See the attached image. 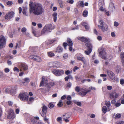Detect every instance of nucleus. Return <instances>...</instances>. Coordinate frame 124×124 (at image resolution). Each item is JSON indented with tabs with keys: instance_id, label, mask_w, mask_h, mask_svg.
I'll list each match as a JSON object with an SVG mask.
<instances>
[{
	"instance_id": "6e6d98bb",
	"label": "nucleus",
	"mask_w": 124,
	"mask_h": 124,
	"mask_svg": "<svg viewBox=\"0 0 124 124\" xmlns=\"http://www.w3.org/2000/svg\"><path fill=\"white\" fill-rule=\"evenodd\" d=\"M68 56V55L67 54H65L63 55V58H64L66 59L67 58Z\"/></svg>"
},
{
	"instance_id": "a211bd4d",
	"label": "nucleus",
	"mask_w": 124,
	"mask_h": 124,
	"mask_svg": "<svg viewBox=\"0 0 124 124\" xmlns=\"http://www.w3.org/2000/svg\"><path fill=\"white\" fill-rule=\"evenodd\" d=\"M84 92L82 91V93H81V95L82 96H84L86 94L89 92L91 91L90 90H87L86 89H85L84 90Z\"/></svg>"
},
{
	"instance_id": "5fc2aeb1",
	"label": "nucleus",
	"mask_w": 124,
	"mask_h": 124,
	"mask_svg": "<svg viewBox=\"0 0 124 124\" xmlns=\"http://www.w3.org/2000/svg\"><path fill=\"white\" fill-rule=\"evenodd\" d=\"M107 89L108 90H110L112 89V87L111 86H108L107 87Z\"/></svg>"
},
{
	"instance_id": "2eb2a0df",
	"label": "nucleus",
	"mask_w": 124,
	"mask_h": 124,
	"mask_svg": "<svg viewBox=\"0 0 124 124\" xmlns=\"http://www.w3.org/2000/svg\"><path fill=\"white\" fill-rule=\"evenodd\" d=\"M78 40L81 41L82 42L85 43L87 42L88 41V39L86 37H78Z\"/></svg>"
},
{
	"instance_id": "2f4dec72",
	"label": "nucleus",
	"mask_w": 124,
	"mask_h": 124,
	"mask_svg": "<svg viewBox=\"0 0 124 124\" xmlns=\"http://www.w3.org/2000/svg\"><path fill=\"white\" fill-rule=\"evenodd\" d=\"M16 93V90L15 89H11L10 90V93L12 95H13L14 94H15Z\"/></svg>"
},
{
	"instance_id": "f8f14e48",
	"label": "nucleus",
	"mask_w": 124,
	"mask_h": 124,
	"mask_svg": "<svg viewBox=\"0 0 124 124\" xmlns=\"http://www.w3.org/2000/svg\"><path fill=\"white\" fill-rule=\"evenodd\" d=\"M109 77L112 80H114L115 79V75L110 70H108L107 71Z\"/></svg>"
},
{
	"instance_id": "338daca9",
	"label": "nucleus",
	"mask_w": 124,
	"mask_h": 124,
	"mask_svg": "<svg viewBox=\"0 0 124 124\" xmlns=\"http://www.w3.org/2000/svg\"><path fill=\"white\" fill-rule=\"evenodd\" d=\"M86 30H88L89 29V26L88 24L85 27Z\"/></svg>"
},
{
	"instance_id": "ddd939ff",
	"label": "nucleus",
	"mask_w": 124,
	"mask_h": 124,
	"mask_svg": "<svg viewBox=\"0 0 124 124\" xmlns=\"http://www.w3.org/2000/svg\"><path fill=\"white\" fill-rule=\"evenodd\" d=\"M30 58L37 62H40L41 60L40 57L39 56L37 55L34 56L33 55H31L30 56Z\"/></svg>"
},
{
	"instance_id": "5701e85b",
	"label": "nucleus",
	"mask_w": 124,
	"mask_h": 124,
	"mask_svg": "<svg viewBox=\"0 0 124 124\" xmlns=\"http://www.w3.org/2000/svg\"><path fill=\"white\" fill-rule=\"evenodd\" d=\"M85 45L87 47V49L89 50L91 49L92 50V45L90 43H87L85 44Z\"/></svg>"
},
{
	"instance_id": "0eeeda50",
	"label": "nucleus",
	"mask_w": 124,
	"mask_h": 124,
	"mask_svg": "<svg viewBox=\"0 0 124 124\" xmlns=\"http://www.w3.org/2000/svg\"><path fill=\"white\" fill-rule=\"evenodd\" d=\"M16 116V115L14 113V110L12 109H10L9 111L7 117L9 119H13Z\"/></svg>"
},
{
	"instance_id": "a19ab883",
	"label": "nucleus",
	"mask_w": 124,
	"mask_h": 124,
	"mask_svg": "<svg viewBox=\"0 0 124 124\" xmlns=\"http://www.w3.org/2000/svg\"><path fill=\"white\" fill-rule=\"evenodd\" d=\"M7 4L8 5L11 6L13 4V2L12 1H9L7 2Z\"/></svg>"
},
{
	"instance_id": "4468645a",
	"label": "nucleus",
	"mask_w": 124,
	"mask_h": 124,
	"mask_svg": "<svg viewBox=\"0 0 124 124\" xmlns=\"http://www.w3.org/2000/svg\"><path fill=\"white\" fill-rule=\"evenodd\" d=\"M21 71H22V70H27L28 69V67L25 64H21L19 66Z\"/></svg>"
},
{
	"instance_id": "de8ad7c7",
	"label": "nucleus",
	"mask_w": 124,
	"mask_h": 124,
	"mask_svg": "<svg viewBox=\"0 0 124 124\" xmlns=\"http://www.w3.org/2000/svg\"><path fill=\"white\" fill-rule=\"evenodd\" d=\"M14 71H16L17 72H19V70L17 67H15L14 68Z\"/></svg>"
},
{
	"instance_id": "603ef678",
	"label": "nucleus",
	"mask_w": 124,
	"mask_h": 124,
	"mask_svg": "<svg viewBox=\"0 0 124 124\" xmlns=\"http://www.w3.org/2000/svg\"><path fill=\"white\" fill-rule=\"evenodd\" d=\"M118 25H119V24L118 22H117L116 21L114 23V25L115 26H116V27H117Z\"/></svg>"
},
{
	"instance_id": "79ce46f5",
	"label": "nucleus",
	"mask_w": 124,
	"mask_h": 124,
	"mask_svg": "<svg viewBox=\"0 0 124 124\" xmlns=\"http://www.w3.org/2000/svg\"><path fill=\"white\" fill-rule=\"evenodd\" d=\"M59 2L61 8H62L63 6V4L62 3V1L61 0H60L59 1Z\"/></svg>"
},
{
	"instance_id": "3c124183",
	"label": "nucleus",
	"mask_w": 124,
	"mask_h": 124,
	"mask_svg": "<svg viewBox=\"0 0 124 124\" xmlns=\"http://www.w3.org/2000/svg\"><path fill=\"white\" fill-rule=\"evenodd\" d=\"M9 88H7L5 90V92L7 93H9V92L10 93V90Z\"/></svg>"
},
{
	"instance_id": "4be33fe9",
	"label": "nucleus",
	"mask_w": 124,
	"mask_h": 124,
	"mask_svg": "<svg viewBox=\"0 0 124 124\" xmlns=\"http://www.w3.org/2000/svg\"><path fill=\"white\" fill-rule=\"evenodd\" d=\"M23 13L24 15L25 16H27L28 15L27 13V7H23Z\"/></svg>"
},
{
	"instance_id": "f704fd0d",
	"label": "nucleus",
	"mask_w": 124,
	"mask_h": 124,
	"mask_svg": "<svg viewBox=\"0 0 124 124\" xmlns=\"http://www.w3.org/2000/svg\"><path fill=\"white\" fill-rule=\"evenodd\" d=\"M75 110L76 111H78V112H80L81 113L82 111V109L79 108L77 107L76 108Z\"/></svg>"
},
{
	"instance_id": "37998d69",
	"label": "nucleus",
	"mask_w": 124,
	"mask_h": 124,
	"mask_svg": "<svg viewBox=\"0 0 124 124\" xmlns=\"http://www.w3.org/2000/svg\"><path fill=\"white\" fill-rule=\"evenodd\" d=\"M79 4L81 6L83 7H84L83 2V1H79Z\"/></svg>"
},
{
	"instance_id": "c85d7f7f",
	"label": "nucleus",
	"mask_w": 124,
	"mask_h": 124,
	"mask_svg": "<svg viewBox=\"0 0 124 124\" xmlns=\"http://www.w3.org/2000/svg\"><path fill=\"white\" fill-rule=\"evenodd\" d=\"M102 111L104 113H105L107 111V108L106 106H104L102 108Z\"/></svg>"
},
{
	"instance_id": "6e6552de",
	"label": "nucleus",
	"mask_w": 124,
	"mask_h": 124,
	"mask_svg": "<svg viewBox=\"0 0 124 124\" xmlns=\"http://www.w3.org/2000/svg\"><path fill=\"white\" fill-rule=\"evenodd\" d=\"M98 51H99V55L100 57L101 56V58L104 59H106V53L103 49H101L100 50H98Z\"/></svg>"
},
{
	"instance_id": "423d86ee",
	"label": "nucleus",
	"mask_w": 124,
	"mask_h": 124,
	"mask_svg": "<svg viewBox=\"0 0 124 124\" xmlns=\"http://www.w3.org/2000/svg\"><path fill=\"white\" fill-rule=\"evenodd\" d=\"M52 73L56 76H59L62 75L64 73V71L62 70L53 69L52 70Z\"/></svg>"
},
{
	"instance_id": "bf43d9fd",
	"label": "nucleus",
	"mask_w": 124,
	"mask_h": 124,
	"mask_svg": "<svg viewBox=\"0 0 124 124\" xmlns=\"http://www.w3.org/2000/svg\"><path fill=\"white\" fill-rule=\"evenodd\" d=\"M79 68L78 67H77L76 66L73 69V71L74 72H75L76 71V70L78 69Z\"/></svg>"
},
{
	"instance_id": "7ed1b4c3",
	"label": "nucleus",
	"mask_w": 124,
	"mask_h": 124,
	"mask_svg": "<svg viewBox=\"0 0 124 124\" xmlns=\"http://www.w3.org/2000/svg\"><path fill=\"white\" fill-rule=\"evenodd\" d=\"M29 94L27 93H20L18 96V98L23 101H26L28 100Z\"/></svg>"
},
{
	"instance_id": "49530a36",
	"label": "nucleus",
	"mask_w": 124,
	"mask_h": 124,
	"mask_svg": "<svg viewBox=\"0 0 124 124\" xmlns=\"http://www.w3.org/2000/svg\"><path fill=\"white\" fill-rule=\"evenodd\" d=\"M105 105L108 108L110 106V101H108L106 103Z\"/></svg>"
},
{
	"instance_id": "864d4df0",
	"label": "nucleus",
	"mask_w": 124,
	"mask_h": 124,
	"mask_svg": "<svg viewBox=\"0 0 124 124\" xmlns=\"http://www.w3.org/2000/svg\"><path fill=\"white\" fill-rule=\"evenodd\" d=\"M72 101L70 100H69L67 101L66 102L67 104L69 105H70V104L71 103Z\"/></svg>"
},
{
	"instance_id": "9b49d317",
	"label": "nucleus",
	"mask_w": 124,
	"mask_h": 124,
	"mask_svg": "<svg viewBox=\"0 0 124 124\" xmlns=\"http://www.w3.org/2000/svg\"><path fill=\"white\" fill-rule=\"evenodd\" d=\"M42 80L40 82V87L41 86H43L44 85H46L47 84V81L46 78H45L44 77H42Z\"/></svg>"
},
{
	"instance_id": "c756f323",
	"label": "nucleus",
	"mask_w": 124,
	"mask_h": 124,
	"mask_svg": "<svg viewBox=\"0 0 124 124\" xmlns=\"http://www.w3.org/2000/svg\"><path fill=\"white\" fill-rule=\"evenodd\" d=\"M88 14V11L86 10H85L83 12V15L84 17H86L87 16Z\"/></svg>"
},
{
	"instance_id": "b1692460",
	"label": "nucleus",
	"mask_w": 124,
	"mask_h": 124,
	"mask_svg": "<svg viewBox=\"0 0 124 124\" xmlns=\"http://www.w3.org/2000/svg\"><path fill=\"white\" fill-rule=\"evenodd\" d=\"M103 3L101 2H100L98 3V5L100 6H101L99 8V10L101 11H104V10L103 7H102Z\"/></svg>"
},
{
	"instance_id": "13d9d810",
	"label": "nucleus",
	"mask_w": 124,
	"mask_h": 124,
	"mask_svg": "<svg viewBox=\"0 0 124 124\" xmlns=\"http://www.w3.org/2000/svg\"><path fill=\"white\" fill-rule=\"evenodd\" d=\"M121 105L120 103H116L115 105L116 107H118L120 106Z\"/></svg>"
},
{
	"instance_id": "58836bf2",
	"label": "nucleus",
	"mask_w": 124,
	"mask_h": 124,
	"mask_svg": "<svg viewBox=\"0 0 124 124\" xmlns=\"http://www.w3.org/2000/svg\"><path fill=\"white\" fill-rule=\"evenodd\" d=\"M120 67L119 66H117L116 68V71L117 73H119L120 71Z\"/></svg>"
},
{
	"instance_id": "7c9ffc66",
	"label": "nucleus",
	"mask_w": 124,
	"mask_h": 124,
	"mask_svg": "<svg viewBox=\"0 0 124 124\" xmlns=\"http://www.w3.org/2000/svg\"><path fill=\"white\" fill-rule=\"evenodd\" d=\"M92 51L91 49H87V50L85 51V52L86 54L88 55Z\"/></svg>"
},
{
	"instance_id": "72a5a7b5",
	"label": "nucleus",
	"mask_w": 124,
	"mask_h": 124,
	"mask_svg": "<svg viewBox=\"0 0 124 124\" xmlns=\"http://www.w3.org/2000/svg\"><path fill=\"white\" fill-rule=\"evenodd\" d=\"M54 82H51L48 84V86L49 87H51L52 86H54Z\"/></svg>"
},
{
	"instance_id": "f257e3e1",
	"label": "nucleus",
	"mask_w": 124,
	"mask_h": 124,
	"mask_svg": "<svg viewBox=\"0 0 124 124\" xmlns=\"http://www.w3.org/2000/svg\"><path fill=\"white\" fill-rule=\"evenodd\" d=\"M29 5L30 14L32 13L34 15L38 16L41 15L44 12V10L42 5L39 3H33L30 1Z\"/></svg>"
},
{
	"instance_id": "c03bdc74",
	"label": "nucleus",
	"mask_w": 124,
	"mask_h": 124,
	"mask_svg": "<svg viewBox=\"0 0 124 124\" xmlns=\"http://www.w3.org/2000/svg\"><path fill=\"white\" fill-rule=\"evenodd\" d=\"M71 83L69 82L67 84L66 87L70 88L71 87Z\"/></svg>"
},
{
	"instance_id": "ea45409f",
	"label": "nucleus",
	"mask_w": 124,
	"mask_h": 124,
	"mask_svg": "<svg viewBox=\"0 0 124 124\" xmlns=\"http://www.w3.org/2000/svg\"><path fill=\"white\" fill-rule=\"evenodd\" d=\"M54 105L53 103H51L49 104L48 106L50 108H52L54 107Z\"/></svg>"
},
{
	"instance_id": "a18cd8bd",
	"label": "nucleus",
	"mask_w": 124,
	"mask_h": 124,
	"mask_svg": "<svg viewBox=\"0 0 124 124\" xmlns=\"http://www.w3.org/2000/svg\"><path fill=\"white\" fill-rule=\"evenodd\" d=\"M121 116V115L120 114H117L116 115L115 118H119Z\"/></svg>"
},
{
	"instance_id": "4c0bfd02",
	"label": "nucleus",
	"mask_w": 124,
	"mask_h": 124,
	"mask_svg": "<svg viewBox=\"0 0 124 124\" xmlns=\"http://www.w3.org/2000/svg\"><path fill=\"white\" fill-rule=\"evenodd\" d=\"M48 56L50 57H52L54 56V54L51 52H49L48 54Z\"/></svg>"
},
{
	"instance_id": "052dcab7",
	"label": "nucleus",
	"mask_w": 124,
	"mask_h": 124,
	"mask_svg": "<svg viewBox=\"0 0 124 124\" xmlns=\"http://www.w3.org/2000/svg\"><path fill=\"white\" fill-rule=\"evenodd\" d=\"M5 71L6 73L8 72L9 71V70L8 68H6L5 69Z\"/></svg>"
},
{
	"instance_id": "680f3d73",
	"label": "nucleus",
	"mask_w": 124,
	"mask_h": 124,
	"mask_svg": "<svg viewBox=\"0 0 124 124\" xmlns=\"http://www.w3.org/2000/svg\"><path fill=\"white\" fill-rule=\"evenodd\" d=\"M62 118L60 117H58L57 119V121L58 122H59L62 120Z\"/></svg>"
},
{
	"instance_id": "20e7f679",
	"label": "nucleus",
	"mask_w": 124,
	"mask_h": 124,
	"mask_svg": "<svg viewBox=\"0 0 124 124\" xmlns=\"http://www.w3.org/2000/svg\"><path fill=\"white\" fill-rule=\"evenodd\" d=\"M6 40L5 37L2 35H0V49H1L5 46Z\"/></svg>"
},
{
	"instance_id": "6ab92c4d",
	"label": "nucleus",
	"mask_w": 124,
	"mask_h": 124,
	"mask_svg": "<svg viewBox=\"0 0 124 124\" xmlns=\"http://www.w3.org/2000/svg\"><path fill=\"white\" fill-rule=\"evenodd\" d=\"M71 116V115L69 113H67L65 114L62 116L63 119H65L66 118H69Z\"/></svg>"
},
{
	"instance_id": "e433bc0d",
	"label": "nucleus",
	"mask_w": 124,
	"mask_h": 124,
	"mask_svg": "<svg viewBox=\"0 0 124 124\" xmlns=\"http://www.w3.org/2000/svg\"><path fill=\"white\" fill-rule=\"evenodd\" d=\"M75 91L78 92H79L80 90V87L78 86H76L75 88Z\"/></svg>"
},
{
	"instance_id": "4d7b16f0",
	"label": "nucleus",
	"mask_w": 124,
	"mask_h": 124,
	"mask_svg": "<svg viewBox=\"0 0 124 124\" xmlns=\"http://www.w3.org/2000/svg\"><path fill=\"white\" fill-rule=\"evenodd\" d=\"M65 74L67 75L69 74L70 73V71L69 70H67L65 72Z\"/></svg>"
},
{
	"instance_id": "f3484780",
	"label": "nucleus",
	"mask_w": 124,
	"mask_h": 124,
	"mask_svg": "<svg viewBox=\"0 0 124 124\" xmlns=\"http://www.w3.org/2000/svg\"><path fill=\"white\" fill-rule=\"evenodd\" d=\"M120 57L121 60V62L123 66L124 67V52H122L121 53Z\"/></svg>"
},
{
	"instance_id": "09e8293b",
	"label": "nucleus",
	"mask_w": 124,
	"mask_h": 124,
	"mask_svg": "<svg viewBox=\"0 0 124 124\" xmlns=\"http://www.w3.org/2000/svg\"><path fill=\"white\" fill-rule=\"evenodd\" d=\"M77 105L81 107V106L82 104L80 102H77L76 103Z\"/></svg>"
},
{
	"instance_id": "1a4fd4ad",
	"label": "nucleus",
	"mask_w": 124,
	"mask_h": 124,
	"mask_svg": "<svg viewBox=\"0 0 124 124\" xmlns=\"http://www.w3.org/2000/svg\"><path fill=\"white\" fill-rule=\"evenodd\" d=\"M30 81V79L28 78H25L20 81L19 84L21 85H25Z\"/></svg>"
},
{
	"instance_id": "412c9836",
	"label": "nucleus",
	"mask_w": 124,
	"mask_h": 124,
	"mask_svg": "<svg viewBox=\"0 0 124 124\" xmlns=\"http://www.w3.org/2000/svg\"><path fill=\"white\" fill-rule=\"evenodd\" d=\"M63 48L59 46L56 49V52L58 53H60L62 52L63 51Z\"/></svg>"
},
{
	"instance_id": "0e129e2a",
	"label": "nucleus",
	"mask_w": 124,
	"mask_h": 124,
	"mask_svg": "<svg viewBox=\"0 0 124 124\" xmlns=\"http://www.w3.org/2000/svg\"><path fill=\"white\" fill-rule=\"evenodd\" d=\"M81 24L84 27L87 24V23L84 22H82Z\"/></svg>"
},
{
	"instance_id": "e2e57ef3",
	"label": "nucleus",
	"mask_w": 124,
	"mask_h": 124,
	"mask_svg": "<svg viewBox=\"0 0 124 124\" xmlns=\"http://www.w3.org/2000/svg\"><path fill=\"white\" fill-rule=\"evenodd\" d=\"M116 102V100L114 99V100L111 101V103L112 104H114Z\"/></svg>"
},
{
	"instance_id": "aec40b11",
	"label": "nucleus",
	"mask_w": 124,
	"mask_h": 124,
	"mask_svg": "<svg viewBox=\"0 0 124 124\" xmlns=\"http://www.w3.org/2000/svg\"><path fill=\"white\" fill-rule=\"evenodd\" d=\"M47 107L45 106H44L42 107V112L43 114L46 115L47 112Z\"/></svg>"
},
{
	"instance_id": "a878e982",
	"label": "nucleus",
	"mask_w": 124,
	"mask_h": 124,
	"mask_svg": "<svg viewBox=\"0 0 124 124\" xmlns=\"http://www.w3.org/2000/svg\"><path fill=\"white\" fill-rule=\"evenodd\" d=\"M114 4L112 3H110L109 5V8L111 10H112L113 9H114Z\"/></svg>"
},
{
	"instance_id": "c9c22d12",
	"label": "nucleus",
	"mask_w": 124,
	"mask_h": 124,
	"mask_svg": "<svg viewBox=\"0 0 124 124\" xmlns=\"http://www.w3.org/2000/svg\"><path fill=\"white\" fill-rule=\"evenodd\" d=\"M21 31L25 33L24 34L26 35V29L25 27L21 29Z\"/></svg>"
},
{
	"instance_id": "473e14b6",
	"label": "nucleus",
	"mask_w": 124,
	"mask_h": 124,
	"mask_svg": "<svg viewBox=\"0 0 124 124\" xmlns=\"http://www.w3.org/2000/svg\"><path fill=\"white\" fill-rule=\"evenodd\" d=\"M62 101L61 100H60L57 104V106L59 107H61L62 106Z\"/></svg>"
},
{
	"instance_id": "9d476101",
	"label": "nucleus",
	"mask_w": 124,
	"mask_h": 124,
	"mask_svg": "<svg viewBox=\"0 0 124 124\" xmlns=\"http://www.w3.org/2000/svg\"><path fill=\"white\" fill-rule=\"evenodd\" d=\"M14 14V13L13 12H9L5 16V19H8L12 18Z\"/></svg>"
},
{
	"instance_id": "bb28decb",
	"label": "nucleus",
	"mask_w": 124,
	"mask_h": 124,
	"mask_svg": "<svg viewBox=\"0 0 124 124\" xmlns=\"http://www.w3.org/2000/svg\"><path fill=\"white\" fill-rule=\"evenodd\" d=\"M67 42L68 44V46H72L73 45V43L72 41L71 40V39H67Z\"/></svg>"
},
{
	"instance_id": "393cba45",
	"label": "nucleus",
	"mask_w": 124,
	"mask_h": 124,
	"mask_svg": "<svg viewBox=\"0 0 124 124\" xmlns=\"http://www.w3.org/2000/svg\"><path fill=\"white\" fill-rule=\"evenodd\" d=\"M78 60L82 61L84 64L85 63V60L84 58L82 57L78 56L77 57Z\"/></svg>"
},
{
	"instance_id": "69168bd1",
	"label": "nucleus",
	"mask_w": 124,
	"mask_h": 124,
	"mask_svg": "<svg viewBox=\"0 0 124 124\" xmlns=\"http://www.w3.org/2000/svg\"><path fill=\"white\" fill-rule=\"evenodd\" d=\"M124 123V122L123 121H122L117 122L115 124H123Z\"/></svg>"
},
{
	"instance_id": "8fccbe9b",
	"label": "nucleus",
	"mask_w": 124,
	"mask_h": 124,
	"mask_svg": "<svg viewBox=\"0 0 124 124\" xmlns=\"http://www.w3.org/2000/svg\"><path fill=\"white\" fill-rule=\"evenodd\" d=\"M120 83L121 84L123 85L124 83V80L123 79H120Z\"/></svg>"
},
{
	"instance_id": "f03ea898",
	"label": "nucleus",
	"mask_w": 124,
	"mask_h": 124,
	"mask_svg": "<svg viewBox=\"0 0 124 124\" xmlns=\"http://www.w3.org/2000/svg\"><path fill=\"white\" fill-rule=\"evenodd\" d=\"M54 28L51 24H47L44 27L41 31L42 34H46L48 32H51V30Z\"/></svg>"
},
{
	"instance_id": "cd10ccee",
	"label": "nucleus",
	"mask_w": 124,
	"mask_h": 124,
	"mask_svg": "<svg viewBox=\"0 0 124 124\" xmlns=\"http://www.w3.org/2000/svg\"><path fill=\"white\" fill-rule=\"evenodd\" d=\"M57 13H54L53 14V16L54 17V22L56 21L57 20Z\"/></svg>"
},
{
	"instance_id": "39448f33",
	"label": "nucleus",
	"mask_w": 124,
	"mask_h": 124,
	"mask_svg": "<svg viewBox=\"0 0 124 124\" xmlns=\"http://www.w3.org/2000/svg\"><path fill=\"white\" fill-rule=\"evenodd\" d=\"M98 26L103 32H104L105 31H107L108 28V26L105 23L103 22L101 23L100 25H99Z\"/></svg>"
},
{
	"instance_id": "dca6fc26",
	"label": "nucleus",
	"mask_w": 124,
	"mask_h": 124,
	"mask_svg": "<svg viewBox=\"0 0 124 124\" xmlns=\"http://www.w3.org/2000/svg\"><path fill=\"white\" fill-rule=\"evenodd\" d=\"M119 95L117 93H116L114 92L112 93L110 95V98L111 99H112L114 98H117Z\"/></svg>"
},
{
	"instance_id": "774afa93",
	"label": "nucleus",
	"mask_w": 124,
	"mask_h": 124,
	"mask_svg": "<svg viewBox=\"0 0 124 124\" xmlns=\"http://www.w3.org/2000/svg\"><path fill=\"white\" fill-rule=\"evenodd\" d=\"M68 45V44L66 42H64L63 44V46L64 47L67 46Z\"/></svg>"
}]
</instances>
